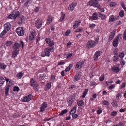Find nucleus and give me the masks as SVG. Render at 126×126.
<instances>
[{
    "mask_svg": "<svg viewBox=\"0 0 126 126\" xmlns=\"http://www.w3.org/2000/svg\"><path fill=\"white\" fill-rule=\"evenodd\" d=\"M54 47H47L44 50V52L41 53V55L42 57L45 56L49 57L50 55V52H53L54 50Z\"/></svg>",
    "mask_w": 126,
    "mask_h": 126,
    "instance_id": "obj_1",
    "label": "nucleus"
},
{
    "mask_svg": "<svg viewBox=\"0 0 126 126\" xmlns=\"http://www.w3.org/2000/svg\"><path fill=\"white\" fill-rule=\"evenodd\" d=\"M20 42V43L16 42L14 45H12V48L14 50L19 51V48L20 47H21V46H22V47L23 48L24 47V43L23 41L21 40Z\"/></svg>",
    "mask_w": 126,
    "mask_h": 126,
    "instance_id": "obj_2",
    "label": "nucleus"
},
{
    "mask_svg": "<svg viewBox=\"0 0 126 126\" xmlns=\"http://www.w3.org/2000/svg\"><path fill=\"white\" fill-rule=\"evenodd\" d=\"M87 5L91 6H93V7H97L98 9H101V7L97 2H95L92 0H90L87 3Z\"/></svg>",
    "mask_w": 126,
    "mask_h": 126,
    "instance_id": "obj_3",
    "label": "nucleus"
},
{
    "mask_svg": "<svg viewBox=\"0 0 126 126\" xmlns=\"http://www.w3.org/2000/svg\"><path fill=\"white\" fill-rule=\"evenodd\" d=\"M16 32L18 35L19 36H22L24 35V32L23 28L22 27H19L16 28Z\"/></svg>",
    "mask_w": 126,
    "mask_h": 126,
    "instance_id": "obj_4",
    "label": "nucleus"
},
{
    "mask_svg": "<svg viewBox=\"0 0 126 126\" xmlns=\"http://www.w3.org/2000/svg\"><path fill=\"white\" fill-rule=\"evenodd\" d=\"M32 97V95L31 94H29L28 96H25L23 98L21 99L23 102H27L30 101Z\"/></svg>",
    "mask_w": 126,
    "mask_h": 126,
    "instance_id": "obj_5",
    "label": "nucleus"
},
{
    "mask_svg": "<svg viewBox=\"0 0 126 126\" xmlns=\"http://www.w3.org/2000/svg\"><path fill=\"white\" fill-rule=\"evenodd\" d=\"M122 35L121 34H119L117 36V37L115 38L112 42L113 46L115 47H116L118 44V41L119 37H121Z\"/></svg>",
    "mask_w": 126,
    "mask_h": 126,
    "instance_id": "obj_6",
    "label": "nucleus"
},
{
    "mask_svg": "<svg viewBox=\"0 0 126 126\" xmlns=\"http://www.w3.org/2000/svg\"><path fill=\"white\" fill-rule=\"evenodd\" d=\"M42 25V22L41 20L38 18L37 20L35 22V25L37 29H39L41 28Z\"/></svg>",
    "mask_w": 126,
    "mask_h": 126,
    "instance_id": "obj_7",
    "label": "nucleus"
},
{
    "mask_svg": "<svg viewBox=\"0 0 126 126\" xmlns=\"http://www.w3.org/2000/svg\"><path fill=\"white\" fill-rule=\"evenodd\" d=\"M11 26L10 23L8 22L6 23L4 25V30L7 32L10 30Z\"/></svg>",
    "mask_w": 126,
    "mask_h": 126,
    "instance_id": "obj_8",
    "label": "nucleus"
},
{
    "mask_svg": "<svg viewBox=\"0 0 126 126\" xmlns=\"http://www.w3.org/2000/svg\"><path fill=\"white\" fill-rule=\"evenodd\" d=\"M96 42L95 41H89L87 43V46L88 48H90L92 47L95 45Z\"/></svg>",
    "mask_w": 126,
    "mask_h": 126,
    "instance_id": "obj_9",
    "label": "nucleus"
},
{
    "mask_svg": "<svg viewBox=\"0 0 126 126\" xmlns=\"http://www.w3.org/2000/svg\"><path fill=\"white\" fill-rule=\"evenodd\" d=\"M47 104L46 102H43L41 105V106L40 108L41 109L40 110V111L41 112H43L45 110V109L47 108Z\"/></svg>",
    "mask_w": 126,
    "mask_h": 126,
    "instance_id": "obj_10",
    "label": "nucleus"
},
{
    "mask_svg": "<svg viewBox=\"0 0 126 126\" xmlns=\"http://www.w3.org/2000/svg\"><path fill=\"white\" fill-rule=\"evenodd\" d=\"M100 55V51H97L95 53L94 56V60L96 61L98 59V57Z\"/></svg>",
    "mask_w": 126,
    "mask_h": 126,
    "instance_id": "obj_11",
    "label": "nucleus"
},
{
    "mask_svg": "<svg viewBox=\"0 0 126 126\" xmlns=\"http://www.w3.org/2000/svg\"><path fill=\"white\" fill-rule=\"evenodd\" d=\"M116 31V29H114L113 30L112 32H111V34L109 36V38L110 40H112L114 38Z\"/></svg>",
    "mask_w": 126,
    "mask_h": 126,
    "instance_id": "obj_12",
    "label": "nucleus"
},
{
    "mask_svg": "<svg viewBox=\"0 0 126 126\" xmlns=\"http://www.w3.org/2000/svg\"><path fill=\"white\" fill-rule=\"evenodd\" d=\"M25 21L24 19V16H21L18 18V24H22V23Z\"/></svg>",
    "mask_w": 126,
    "mask_h": 126,
    "instance_id": "obj_13",
    "label": "nucleus"
},
{
    "mask_svg": "<svg viewBox=\"0 0 126 126\" xmlns=\"http://www.w3.org/2000/svg\"><path fill=\"white\" fill-rule=\"evenodd\" d=\"M92 15L93 16L90 17L91 19L93 20H96L98 19L97 17V15H98V13H97L96 12L94 13Z\"/></svg>",
    "mask_w": 126,
    "mask_h": 126,
    "instance_id": "obj_14",
    "label": "nucleus"
},
{
    "mask_svg": "<svg viewBox=\"0 0 126 126\" xmlns=\"http://www.w3.org/2000/svg\"><path fill=\"white\" fill-rule=\"evenodd\" d=\"M35 35V33L33 32H32L29 36V39L30 40H33L34 38Z\"/></svg>",
    "mask_w": 126,
    "mask_h": 126,
    "instance_id": "obj_15",
    "label": "nucleus"
},
{
    "mask_svg": "<svg viewBox=\"0 0 126 126\" xmlns=\"http://www.w3.org/2000/svg\"><path fill=\"white\" fill-rule=\"evenodd\" d=\"M111 69L112 71L115 73H118L120 71V69L119 68L116 66L113 67L111 68Z\"/></svg>",
    "mask_w": 126,
    "mask_h": 126,
    "instance_id": "obj_16",
    "label": "nucleus"
},
{
    "mask_svg": "<svg viewBox=\"0 0 126 126\" xmlns=\"http://www.w3.org/2000/svg\"><path fill=\"white\" fill-rule=\"evenodd\" d=\"M97 16L98 17H100L101 19L103 20L105 19L106 18L105 15L104 14H102L100 12H98Z\"/></svg>",
    "mask_w": 126,
    "mask_h": 126,
    "instance_id": "obj_17",
    "label": "nucleus"
},
{
    "mask_svg": "<svg viewBox=\"0 0 126 126\" xmlns=\"http://www.w3.org/2000/svg\"><path fill=\"white\" fill-rule=\"evenodd\" d=\"M32 86L33 87L35 90L37 91L40 88L39 85L37 83L32 85Z\"/></svg>",
    "mask_w": 126,
    "mask_h": 126,
    "instance_id": "obj_18",
    "label": "nucleus"
},
{
    "mask_svg": "<svg viewBox=\"0 0 126 126\" xmlns=\"http://www.w3.org/2000/svg\"><path fill=\"white\" fill-rule=\"evenodd\" d=\"M19 51L14 50L12 54L13 57L15 58L17 56L18 54L19 53Z\"/></svg>",
    "mask_w": 126,
    "mask_h": 126,
    "instance_id": "obj_19",
    "label": "nucleus"
},
{
    "mask_svg": "<svg viewBox=\"0 0 126 126\" xmlns=\"http://www.w3.org/2000/svg\"><path fill=\"white\" fill-rule=\"evenodd\" d=\"M13 13H14V19H15L18 16L20 15V13L19 11H14Z\"/></svg>",
    "mask_w": 126,
    "mask_h": 126,
    "instance_id": "obj_20",
    "label": "nucleus"
},
{
    "mask_svg": "<svg viewBox=\"0 0 126 126\" xmlns=\"http://www.w3.org/2000/svg\"><path fill=\"white\" fill-rule=\"evenodd\" d=\"M119 59V56H116L114 55V56L112 57V60L114 62H116L118 61Z\"/></svg>",
    "mask_w": 126,
    "mask_h": 126,
    "instance_id": "obj_21",
    "label": "nucleus"
},
{
    "mask_svg": "<svg viewBox=\"0 0 126 126\" xmlns=\"http://www.w3.org/2000/svg\"><path fill=\"white\" fill-rule=\"evenodd\" d=\"M10 87V85H8L5 88V95L7 96L8 94L9 89Z\"/></svg>",
    "mask_w": 126,
    "mask_h": 126,
    "instance_id": "obj_22",
    "label": "nucleus"
},
{
    "mask_svg": "<svg viewBox=\"0 0 126 126\" xmlns=\"http://www.w3.org/2000/svg\"><path fill=\"white\" fill-rule=\"evenodd\" d=\"M4 82V80L2 77H0V87L1 86Z\"/></svg>",
    "mask_w": 126,
    "mask_h": 126,
    "instance_id": "obj_23",
    "label": "nucleus"
},
{
    "mask_svg": "<svg viewBox=\"0 0 126 126\" xmlns=\"http://www.w3.org/2000/svg\"><path fill=\"white\" fill-rule=\"evenodd\" d=\"M76 107L75 106L71 110L70 112V114H71L75 113L76 111Z\"/></svg>",
    "mask_w": 126,
    "mask_h": 126,
    "instance_id": "obj_24",
    "label": "nucleus"
},
{
    "mask_svg": "<svg viewBox=\"0 0 126 126\" xmlns=\"http://www.w3.org/2000/svg\"><path fill=\"white\" fill-rule=\"evenodd\" d=\"M7 66V65H5L4 63H0V68L4 70Z\"/></svg>",
    "mask_w": 126,
    "mask_h": 126,
    "instance_id": "obj_25",
    "label": "nucleus"
},
{
    "mask_svg": "<svg viewBox=\"0 0 126 126\" xmlns=\"http://www.w3.org/2000/svg\"><path fill=\"white\" fill-rule=\"evenodd\" d=\"M68 111L67 110L65 109L62 110L61 113H60L59 114V116H62L64 114L66 113Z\"/></svg>",
    "mask_w": 126,
    "mask_h": 126,
    "instance_id": "obj_26",
    "label": "nucleus"
},
{
    "mask_svg": "<svg viewBox=\"0 0 126 126\" xmlns=\"http://www.w3.org/2000/svg\"><path fill=\"white\" fill-rule=\"evenodd\" d=\"M88 89H85V91L84 92L82 96H81V97L84 98L85 97V96L88 92Z\"/></svg>",
    "mask_w": 126,
    "mask_h": 126,
    "instance_id": "obj_27",
    "label": "nucleus"
},
{
    "mask_svg": "<svg viewBox=\"0 0 126 126\" xmlns=\"http://www.w3.org/2000/svg\"><path fill=\"white\" fill-rule=\"evenodd\" d=\"M30 84L32 86V85H33L34 84L36 83V81L34 79L32 78L31 79V81L30 82Z\"/></svg>",
    "mask_w": 126,
    "mask_h": 126,
    "instance_id": "obj_28",
    "label": "nucleus"
},
{
    "mask_svg": "<svg viewBox=\"0 0 126 126\" xmlns=\"http://www.w3.org/2000/svg\"><path fill=\"white\" fill-rule=\"evenodd\" d=\"M14 13H12L11 14L9 15L7 17V18L9 19H14Z\"/></svg>",
    "mask_w": 126,
    "mask_h": 126,
    "instance_id": "obj_29",
    "label": "nucleus"
},
{
    "mask_svg": "<svg viewBox=\"0 0 126 126\" xmlns=\"http://www.w3.org/2000/svg\"><path fill=\"white\" fill-rule=\"evenodd\" d=\"M62 16L60 18V20L61 21H62L63 20L65 16V14H63L62 12L61 13Z\"/></svg>",
    "mask_w": 126,
    "mask_h": 126,
    "instance_id": "obj_30",
    "label": "nucleus"
},
{
    "mask_svg": "<svg viewBox=\"0 0 126 126\" xmlns=\"http://www.w3.org/2000/svg\"><path fill=\"white\" fill-rule=\"evenodd\" d=\"M23 75V73L22 72H20L17 74V77L18 78L21 79Z\"/></svg>",
    "mask_w": 126,
    "mask_h": 126,
    "instance_id": "obj_31",
    "label": "nucleus"
},
{
    "mask_svg": "<svg viewBox=\"0 0 126 126\" xmlns=\"http://www.w3.org/2000/svg\"><path fill=\"white\" fill-rule=\"evenodd\" d=\"M52 19L50 16H49L48 17V19L47 20V24L48 25L52 21Z\"/></svg>",
    "mask_w": 126,
    "mask_h": 126,
    "instance_id": "obj_32",
    "label": "nucleus"
},
{
    "mask_svg": "<svg viewBox=\"0 0 126 126\" xmlns=\"http://www.w3.org/2000/svg\"><path fill=\"white\" fill-rule=\"evenodd\" d=\"M79 25V21H76L75 23V24L73 25V28L74 29L76 28Z\"/></svg>",
    "mask_w": 126,
    "mask_h": 126,
    "instance_id": "obj_33",
    "label": "nucleus"
},
{
    "mask_svg": "<svg viewBox=\"0 0 126 126\" xmlns=\"http://www.w3.org/2000/svg\"><path fill=\"white\" fill-rule=\"evenodd\" d=\"M7 32L5 31H3L1 32L0 34V38H2L3 36L6 34Z\"/></svg>",
    "mask_w": 126,
    "mask_h": 126,
    "instance_id": "obj_34",
    "label": "nucleus"
},
{
    "mask_svg": "<svg viewBox=\"0 0 126 126\" xmlns=\"http://www.w3.org/2000/svg\"><path fill=\"white\" fill-rule=\"evenodd\" d=\"M79 74L75 76L74 77V81L76 82L78 80H79Z\"/></svg>",
    "mask_w": 126,
    "mask_h": 126,
    "instance_id": "obj_35",
    "label": "nucleus"
},
{
    "mask_svg": "<svg viewBox=\"0 0 126 126\" xmlns=\"http://www.w3.org/2000/svg\"><path fill=\"white\" fill-rule=\"evenodd\" d=\"M119 57L121 59H122L124 56V52H120L119 55Z\"/></svg>",
    "mask_w": 126,
    "mask_h": 126,
    "instance_id": "obj_36",
    "label": "nucleus"
},
{
    "mask_svg": "<svg viewBox=\"0 0 126 126\" xmlns=\"http://www.w3.org/2000/svg\"><path fill=\"white\" fill-rule=\"evenodd\" d=\"M74 8V6H73V4L70 5L69 7V9L71 11L73 10Z\"/></svg>",
    "mask_w": 126,
    "mask_h": 126,
    "instance_id": "obj_37",
    "label": "nucleus"
},
{
    "mask_svg": "<svg viewBox=\"0 0 126 126\" xmlns=\"http://www.w3.org/2000/svg\"><path fill=\"white\" fill-rule=\"evenodd\" d=\"M116 5V3L115 2H112L110 4V6L111 7H113L115 6Z\"/></svg>",
    "mask_w": 126,
    "mask_h": 126,
    "instance_id": "obj_38",
    "label": "nucleus"
},
{
    "mask_svg": "<svg viewBox=\"0 0 126 126\" xmlns=\"http://www.w3.org/2000/svg\"><path fill=\"white\" fill-rule=\"evenodd\" d=\"M115 20L114 16H112L109 18V20L110 22H112L114 21Z\"/></svg>",
    "mask_w": 126,
    "mask_h": 126,
    "instance_id": "obj_39",
    "label": "nucleus"
},
{
    "mask_svg": "<svg viewBox=\"0 0 126 126\" xmlns=\"http://www.w3.org/2000/svg\"><path fill=\"white\" fill-rule=\"evenodd\" d=\"M103 105H109V102L107 100H104L102 103Z\"/></svg>",
    "mask_w": 126,
    "mask_h": 126,
    "instance_id": "obj_40",
    "label": "nucleus"
},
{
    "mask_svg": "<svg viewBox=\"0 0 126 126\" xmlns=\"http://www.w3.org/2000/svg\"><path fill=\"white\" fill-rule=\"evenodd\" d=\"M124 11L123 10H122L120 11L119 12V16L121 17H123L124 16Z\"/></svg>",
    "mask_w": 126,
    "mask_h": 126,
    "instance_id": "obj_41",
    "label": "nucleus"
},
{
    "mask_svg": "<svg viewBox=\"0 0 126 126\" xmlns=\"http://www.w3.org/2000/svg\"><path fill=\"white\" fill-rule=\"evenodd\" d=\"M117 113L116 111L112 112L111 113V116H115L117 114Z\"/></svg>",
    "mask_w": 126,
    "mask_h": 126,
    "instance_id": "obj_42",
    "label": "nucleus"
},
{
    "mask_svg": "<svg viewBox=\"0 0 126 126\" xmlns=\"http://www.w3.org/2000/svg\"><path fill=\"white\" fill-rule=\"evenodd\" d=\"M19 90V89L18 87L16 86L14 87L13 90L14 91H16L17 92Z\"/></svg>",
    "mask_w": 126,
    "mask_h": 126,
    "instance_id": "obj_43",
    "label": "nucleus"
},
{
    "mask_svg": "<svg viewBox=\"0 0 126 126\" xmlns=\"http://www.w3.org/2000/svg\"><path fill=\"white\" fill-rule=\"evenodd\" d=\"M68 104L69 106L71 105V104L73 103V101L70 99H68L67 100Z\"/></svg>",
    "mask_w": 126,
    "mask_h": 126,
    "instance_id": "obj_44",
    "label": "nucleus"
},
{
    "mask_svg": "<svg viewBox=\"0 0 126 126\" xmlns=\"http://www.w3.org/2000/svg\"><path fill=\"white\" fill-rule=\"evenodd\" d=\"M40 78L42 79H44L45 77L46 76V74L44 73L42 74L41 75H40Z\"/></svg>",
    "mask_w": 126,
    "mask_h": 126,
    "instance_id": "obj_45",
    "label": "nucleus"
},
{
    "mask_svg": "<svg viewBox=\"0 0 126 126\" xmlns=\"http://www.w3.org/2000/svg\"><path fill=\"white\" fill-rule=\"evenodd\" d=\"M51 41L50 39L49 38H47L46 39V41L47 43L49 44V43Z\"/></svg>",
    "mask_w": 126,
    "mask_h": 126,
    "instance_id": "obj_46",
    "label": "nucleus"
},
{
    "mask_svg": "<svg viewBox=\"0 0 126 126\" xmlns=\"http://www.w3.org/2000/svg\"><path fill=\"white\" fill-rule=\"evenodd\" d=\"M51 86V83L50 82L47 83L46 85V87L47 88L49 89Z\"/></svg>",
    "mask_w": 126,
    "mask_h": 126,
    "instance_id": "obj_47",
    "label": "nucleus"
},
{
    "mask_svg": "<svg viewBox=\"0 0 126 126\" xmlns=\"http://www.w3.org/2000/svg\"><path fill=\"white\" fill-rule=\"evenodd\" d=\"M70 33V30H68L66 31V32L65 33V34L64 35L66 36H68Z\"/></svg>",
    "mask_w": 126,
    "mask_h": 126,
    "instance_id": "obj_48",
    "label": "nucleus"
},
{
    "mask_svg": "<svg viewBox=\"0 0 126 126\" xmlns=\"http://www.w3.org/2000/svg\"><path fill=\"white\" fill-rule=\"evenodd\" d=\"M32 1V0H27L26 2L24 3V5H27L28 3H31Z\"/></svg>",
    "mask_w": 126,
    "mask_h": 126,
    "instance_id": "obj_49",
    "label": "nucleus"
},
{
    "mask_svg": "<svg viewBox=\"0 0 126 126\" xmlns=\"http://www.w3.org/2000/svg\"><path fill=\"white\" fill-rule=\"evenodd\" d=\"M12 43V42L11 41H7L6 43V45L8 46L11 45Z\"/></svg>",
    "mask_w": 126,
    "mask_h": 126,
    "instance_id": "obj_50",
    "label": "nucleus"
},
{
    "mask_svg": "<svg viewBox=\"0 0 126 126\" xmlns=\"http://www.w3.org/2000/svg\"><path fill=\"white\" fill-rule=\"evenodd\" d=\"M72 115V117L74 119H75L78 117V115L77 114L74 113L71 114Z\"/></svg>",
    "mask_w": 126,
    "mask_h": 126,
    "instance_id": "obj_51",
    "label": "nucleus"
},
{
    "mask_svg": "<svg viewBox=\"0 0 126 126\" xmlns=\"http://www.w3.org/2000/svg\"><path fill=\"white\" fill-rule=\"evenodd\" d=\"M122 92H119L116 95V98L117 99H119V96H121V94H122Z\"/></svg>",
    "mask_w": 126,
    "mask_h": 126,
    "instance_id": "obj_52",
    "label": "nucleus"
},
{
    "mask_svg": "<svg viewBox=\"0 0 126 126\" xmlns=\"http://www.w3.org/2000/svg\"><path fill=\"white\" fill-rule=\"evenodd\" d=\"M84 64V62L83 61H82L80 63L79 65V68H81L82 67H83V65Z\"/></svg>",
    "mask_w": 126,
    "mask_h": 126,
    "instance_id": "obj_53",
    "label": "nucleus"
},
{
    "mask_svg": "<svg viewBox=\"0 0 126 126\" xmlns=\"http://www.w3.org/2000/svg\"><path fill=\"white\" fill-rule=\"evenodd\" d=\"M104 75H102L100 77L99 79L101 81H103L104 80Z\"/></svg>",
    "mask_w": 126,
    "mask_h": 126,
    "instance_id": "obj_54",
    "label": "nucleus"
},
{
    "mask_svg": "<svg viewBox=\"0 0 126 126\" xmlns=\"http://www.w3.org/2000/svg\"><path fill=\"white\" fill-rule=\"evenodd\" d=\"M123 38L124 39L126 40V29L124 31V33L123 34Z\"/></svg>",
    "mask_w": 126,
    "mask_h": 126,
    "instance_id": "obj_55",
    "label": "nucleus"
},
{
    "mask_svg": "<svg viewBox=\"0 0 126 126\" xmlns=\"http://www.w3.org/2000/svg\"><path fill=\"white\" fill-rule=\"evenodd\" d=\"M54 42L53 41H51L49 43V45L50 47H51L54 45Z\"/></svg>",
    "mask_w": 126,
    "mask_h": 126,
    "instance_id": "obj_56",
    "label": "nucleus"
},
{
    "mask_svg": "<svg viewBox=\"0 0 126 126\" xmlns=\"http://www.w3.org/2000/svg\"><path fill=\"white\" fill-rule=\"evenodd\" d=\"M84 104V102L82 100L79 101V106H82Z\"/></svg>",
    "mask_w": 126,
    "mask_h": 126,
    "instance_id": "obj_57",
    "label": "nucleus"
},
{
    "mask_svg": "<svg viewBox=\"0 0 126 126\" xmlns=\"http://www.w3.org/2000/svg\"><path fill=\"white\" fill-rule=\"evenodd\" d=\"M121 5L124 10L125 11H126V8L125 7L124 4L123 3H121Z\"/></svg>",
    "mask_w": 126,
    "mask_h": 126,
    "instance_id": "obj_58",
    "label": "nucleus"
},
{
    "mask_svg": "<svg viewBox=\"0 0 126 126\" xmlns=\"http://www.w3.org/2000/svg\"><path fill=\"white\" fill-rule=\"evenodd\" d=\"M39 9V7H36L34 9V11L35 12H37Z\"/></svg>",
    "mask_w": 126,
    "mask_h": 126,
    "instance_id": "obj_59",
    "label": "nucleus"
},
{
    "mask_svg": "<svg viewBox=\"0 0 126 126\" xmlns=\"http://www.w3.org/2000/svg\"><path fill=\"white\" fill-rule=\"evenodd\" d=\"M79 68V62H78L76 65L75 66V69L76 70H78Z\"/></svg>",
    "mask_w": 126,
    "mask_h": 126,
    "instance_id": "obj_60",
    "label": "nucleus"
},
{
    "mask_svg": "<svg viewBox=\"0 0 126 126\" xmlns=\"http://www.w3.org/2000/svg\"><path fill=\"white\" fill-rule=\"evenodd\" d=\"M120 63L122 65H124L125 64V63L124 61L122 60L120 61Z\"/></svg>",
    "mask_w": 126,
    "mask_h": 126,
    "instance_id": "obj_61",
    "label": "nucleus"
},
{
    "mask_svg": "<svg viewBox=\"0 0 126 126\" xmlns=\"http://www.w3.org/2000/svg\"><path fill=\"white\" fill-rule=\"evenodd\" d=\"M67 58H69L71 57L72 56V54L71 53H68V54L67 55Z\"/></svg>",
    "mask_w": 126,
    "mask_h": 126,
    "instance_id": "obj_62",
    "label": "nucleus"
},
{
    "mask_svg": "<svg viewBox=\"0 0 126 126\" xmlns=\"http://www.w3.org/2000/svg\"><path fill=\"white\" fill-rule=\"evenodd\" d=\"M115 87V85H112L109 86V88L110 89H113Z\"/></svg>",
    "mask_w": 126,
    "mask_h": 126,
    "instance_id": "obj_63",
    "label": "nucleus"
},
{
    "mask_svg": "<svg viewBox=\"0 0 126 126\" xmlns=\"http://www.w3.org/2000/svg\"><path fill=\"white\" fill-rule=\"evenodd\" d=\"M95 24H92L91 25H90V27L92 28L93 29L95 27Z\"/></svg>",
    "mask_w": 126,
    "mask_h": 126,
    "instance_id": "obj_64",
    "label": "nucleus"
}]
</instances>
